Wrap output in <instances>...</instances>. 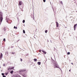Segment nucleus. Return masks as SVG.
Listing matches in <instances>:
<instances>
[{
    "mask_svg": "<svg viewBox=\"0 0 77 77\" xmlns=\"http://www.w3.org/2000/svg\"><path fill=\"white\" fill-rule=\"evenodd\" d=\"M3 14L2 12H0V23H2V21H3Z\"/></svg>",
    "mask_w": 77,
    "mask_h": 77,
    "instance_id": "obj_1",
    "label": "nucleus"
},
{
    "mask_svg": "<svg viewBox=\"0 0 77 77\" xmlns=\"http://www.w3.org/2000/svg\"><path fill=\"white\" fill-rule=\"evenodd\" d=\"M54 68H58V69H60V67H59V66L58 64H57V63H55L54 64Z\"/></svg>",
    "mask_w": 77,
    "mask_h": 77,
    "instance_id": "obj_2",
    "label": "nucleus"
},
{
    "mask_svg": "<svg viewBox=\"0 0 77 77\" xmlns=\"http://www.w3.org/2000/svg\"><path fill=\"white\" fill-rule=\"evenodd\" d=\"M23 71V70H20L19 71V73H20V74H22V73Z\"/></svg>",
    "mask_w": 77,
    "mask_h": 77,
    "instance_id": "obj_3",
    "label": "nucleus"
},
{
    "mask_svg": "<svg viewBox=\"0 0 77 77\" xmlns=\"http://www.w3.org/2000/svg\"><path fill=\"white\" fill-rule=\"evenodd\" d=\"M77 25L76 24H75L74 26V30H75V29H76V27H77Z\"/></svg>",
    "mask_w": 77,
    "mask_h": 77,
    "instance_id": "obj_4",
    "label": "nucleus"
},
{
    "mask_svg": "<svg viewBox=\"0 0 77 77\" xmlns=\"http://www.w3.org/2000/svg\"><path fill=\"white\" fill-rule=\"evenodd\" d=\"M14 77H21V76L18 74H16L14 75Z\"/></svg>",
    "mask_w": 77,
    "mask_h": 77,
    "instance_id": "obj_5",
    "label": "nucleus"
},
{
    "mask_svg": "<svg viewBox=\"0 0 77 77\" xmlns=\"http://www.w3.org/2000/svg\"><path fill=\"white\" fill-rule=\"evenodd\" d=\"M3 57V54H2V53H1V54L0 56V59H2V57Z\"/></svg>",
    "mask_w": 77,
    "mask_h": 77,
    "instance_id": "obj_6",
    "label": "nucleus"
},
{
    "mask_svg": "<svg viewBox=\"0 0 77 77\" xmlns=\"http://www.w3.org/2000/svg\"><path fill=\"white\" fill-rule=\"evenodd\" d=\"M22 2H21V1L20 2H19V6H20V5H22Z\"/></svg>",
    "mask_w": 77,
    "mask_h": 77,
    "instance_id": "obj_7",
    "label": "nucleus"
},
{
    "mask_svg": "<svg viewBox=\"0 0 77 77\" xmlns=\"http://www.w3.org/2000/svg\"><path fill=\"white\" fill-rule=\"evenodd\" d=\"M56 23L57 24V27L59 26V23H58V22H56Z\"/></svg>",
    "mask_w": 77,
    "mask_h": 77,
    "instance_id": "obj_8",
    "label": "nucleus"
},
{
    "mask_svg": "<svg viewBox=\"0 0 77 77\" xmlns=\"http://www.w3.org/2000/svg\"><path fill=\"white\" fill-rule=\"evenodd\" d=\"M38 64L40 65H41V62H38L37 63Z\"/></svg>",
    "mask_w": 77,
    "mask_h": 77,
    "instance_id": "obj_9",
    "label": "nucleus"
},
{
    "mask_svg": "<svg viewBox=\"0 0 77 77\" xmlns=\"http://www.w3.org/2000/svg\"><path fill=\"white\" fill-rule=\"evenodd\" d=\"M42 51L43 52V53H44V54H46V52L45 51H42Z\"/></svg>",
    "mask_w": 77,
    "mask_h": 77,
    "instance_id": "obj_10",
    "label": "nucleus"
},
{
    "mask_svg": "<svg viewBox=\"0 0 77 77\" xmlns=\"http://www.w3.org/2000/svg\"><path fill=\"white\" fill-rule=\"evenodd\" d=\"M34 62H36L37 61V59H36L35 58L34 59Z\"/></svg>",
    "mask_w": 77,
    "mask_h": 77,
    "instance_id": "obj_11",
    "label": "nucleus"
},
{
    "mask_svg": "<svg viewBox=\"0 0 77 77\" xmlns=\"http://www.w3.org/2000/svg\"><path fill=\"white\" fill-rule=\"evenodd\" d=\"M14 69V67H12L10 68V69Z\"/></svg>",
    "mask_w": 77,
    "mask_h": 77,
    "instance_id": "obj_12",
    "label": "nucleus"
},
{
    "mask_svg": "<svg viewBox=\"0 0 77 77\" xmlns=\"http://www.w3.org/2000/svg\"><path fill=\"white\" fill-rule=\"evenodd\" d=\"M10 73L11 74H12L13 73V71L12 70L11 71V72H10Z\"/></svg>",
    "mask_w": 77,
    "mask_h": 77,
    "instance_id": "obj_13",
    "label": "nucleus"
},
{
    "mask_svg": "<svg viewBox=\"0 0 77 77\" xmlns=\"http://www.w3.org/2000/svg\"><path fill=\"white\" fill-rule=\"evenodd\" d=\"M23 23H25V20H23Z\"/></svg>",
    "mask_w": 77,
    "mask_h": 77,
    "instance_id": "obj_14",
    "label": "nucleus"
},
{
    "mask_svg": "<svg viewBox=\"0 0 77 77\" xmlns=\"http://www.w3.org/2000/svg\"><path fill=\"white\" fill-rule=\"evenodd\" d=\"M23 33H25V31L24 30H23Z\"/></svg>",
    "mask_w": 77,
    "mask_h": 77,
    "instance_id": "obj_15",
    "label": "nucleus"
},
{
    "mask_svg": "<svg viewBox=\"0 0 77 77\" xmlns=\"http://www.w3.org/2000/svg\"><path fill=\"white\" fill-rule=\"evenodd\" d=\"M8 73H5V75H8Z\"/></svg>",
    "mask_w": 77,
    "mask_h": 77,
    "instance_id": "obj_16",
    "label": "nucleus"
},
{
    "mask_svg": "<svg viewBox=\"0 0 77 77\" xmlns=\"http://www.w3.org/2000/svg\"><path fill=\"white\" fill-rule=\"evenodd\" d=\"M67 54L69 55V54H70V52H68L67 53Z\"/></svg>",
    "mask_w": 77,
    "mask_h": 77,
    "instance_id": "obj_17",
    "label": "nucleus"
},
{
    "mask_svg": "<svg viewBox=\"0 0 77 77\" xmlns=\"http://www.w3.org/2000/svg\"><path fill=\"white\" fill-rule=\"evenodd\" d=\"M45 33H47V30H46L45 31Z\"/></svg>",
    "mask_w": 77,
    "mask_h": 77,
    "instance_id": "obj_18",
    "label": "nucleus"
},
{
    "mask_svg": "<svg viewBox=\"0 0 77 77\" xmlns=\"http://www.w3.org/2000/svg\"><path fill=\"white\" fill-rule=\"evenodd\" d=\"M2 75L4 76V73H2Z\"/></svg>",
    "mask_w": 77,
    "mask_h": 77,
    "instance_id": "obj_19",
    "label": "nucleus"
},
{
    "mask_svg": "<svg viewBox=\"0 0 77 77\" xmlns=\"http://www.w3.org/2000/svg\"><path fill=\"white\" fill-rule=\"evenodd\" d=\"M60 4H63V3L61 1L60 2Z\"/></svg>",
    "mask_w": 77,
    "mask_h": 77,
    "instance_id": "obj_20",
    "label": "nucleus"
},
{
    "mask_svg": "<svg viewBox=\"0 0 77 77\" xmlns=\"http://www.w3.org/2000/svg\"><path fill=\"white\" fill-rule=\"evenodd\" d=\"M3 66H5V64H3Z\"/></svg>",
    "mask_w": 77,
    "mask_h": 77,
    "instance_id": "obj_21",
    "label": "nucleus"
},
{
    "mask_svg": "<svg viewBox=\"0 0 77 77\" xmlns=\"http://www.w3.org/2000/svg\"><path fill=\"white\" fill-rule=\"evenodd\" d=\"M23 77H26V75H23Z\"/></svg>",
    "mask_w": 77,
    "mask_h": 77,
    "instance_id": "obj_22",
    "label": "nucleus"
},
{
    "mask_svg": "<svg viewBox=\"0 0 77 77\" xmlns=\"http://www.w3.org/2000/svg\"><path fill=\"white\" fill-rule=\"evenodd\" d=\"M44 2H45V0H43Z\"/></svg>",
    "mask_w": 77,
    "mask_h": 77,
    "instance_id": "obj_23",
    "label": "nucleus"
},
{
    "mask_svg": "<svg viewBox=\"0 0 77 77\" xmlns=\"http://www.w3.org/2000/svg\"><path fill=\"white\" fill-rule=\"evenodd\" d=\"M3 41H5V38H4L3 39Z\"/></svg>",
    "mask_w": 77,
    "mask_h": 77,
    "instance_id": "obj_24",
    "label": "nucleus"
},
{
    "mask_svg": "<svg viewBox=\"0 0 77 77\" xmlns=\"http://www.w3.org/2000/svg\"><path fill=\"white\" fill-rule=\"evenodd\" d=\"M3 77H6V76L4 75L3 76Z\"/></svg>",
    "mask_w": 77,
    "mask_h": 77,
    "instance_id": "obj_25",
    "label": "nucleus"
},
{
    "mask_svg": "<svg viewBox=\"0 0 77 77\" xmlns=\"http://www.w3.org/2000/svg\"><path fill=\"white\" fill-rule=\"evenodd\" d=\"M16 27H15V26H14V29H15V28H16Z\"/></svg>",
    "mask_w": 77,
    "mask_h": 77,
    "instance_id": "obj_26",
    "label": "nucleus"
},
{
    "mask_svg": "<svg viewBox=\"0 0 77 77\" xmlns=\"http://www.w3.org/2000/svg\"><path fill=\"white\" fill-rule=\"evenodd\" d=\"M12 54H14V52H12Z\"/></svg>",
    "mask_w": 77,
    "mask_h": 77,
    "instance_id": "obj_27",
    "label": "nucleus"
},
{
    "mask_svg": "<svg viewBox=\"0 0 77 77\" xmlns=\"http://www.w3.org/2000/svg\"><path fill=\"white\" fill-rule=\"evenodd\" d=\"M39 52H41V50H40L39 51Z\"/></svg>",
    "mask_w": 77,
    "mask_h": 77,
    "instance_id": "obj_28",
    "label": "nucleus"
},
{
    "mask_svg": "<svg viewBox=\"0 0 77 77\" xmlns=\"http://www.w3.org/2000/svg\"><path fill=\"white\" fill-rule=\"evenodd\" d=\"M20 60L21 61H22L23 60H22V59H21Z\"/></svg>",
    "mask_w": 77,
    "mask_h": 77,
    "instance_id": "obj_29",
    "label": "nucleus"
},
{
    "mask_svg": "<svg viewBox=\"0 0 77 77\" xmlns=\"http://www.w3.org/2000/svg\"><path fill=\"white\" fill-rule=\"evenodd\" d=\"M15 29H17V27H16Z\"/></svg>",
    "mask_w": 77,
    "mask_h": 77,
    "instance_id": "obj_30",
    "label": "nucleus"
},
{
    "mask_svg": "<svg viewBox=\"0 0 77 77\" xmlns=\"http://www.w3.org/2000/svg\"><path fill=\"white\" fill-rule=\"evenodd\" d=\"M69 71L70 72H71V70H69Z\"/></svg>",
    "mask_w": 77,
    "mask_h": 77,
    "instance_id": "obj_31",
    "label": "nucleus"
},
{
    "mask_svg": "<svg viewBox=\"0 0 77 77\" xmlns=\"http://www.w3.org/2000/svg\"><path fill=\"white\" fill-rule=\"evenodd\" d=\"M71 64H72V65H73V63H71Z\"/></svg>",
    "mask_w": 77,
    "mask_h": 77,
    "instance_id": "obj_32",
    "label": "nucleus"
},
{
    "mask_svg": "<svg viewBox=\"0 0 77 77\" xmlns=\"http://www.w3.org/2000/svg\"><path fill=\"white\" fill-rule=\"evenodd\" d=\"M0 24H1V23H0Z\"/></svg>",
    "mask_w": 77,
    "mask_h": 77,
    "instance_id": "obj_33",
    "label": "nucleus"
},
{
    "mask_svg": "<svg viewBox=\"0 0 77 77\" xmlns=\"http://www.w3.org/2000/svg\"><path fill=\"white\" fill-rule=\"evenodd\" d=\"M23 26H24V24L23 25Z\"/></svg>",
    "mask_w": 77,
    "mask_h": 77,
    "instance_id": "obj_34",
    "label": "nucleus"
}]
</instances>
